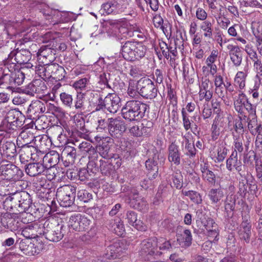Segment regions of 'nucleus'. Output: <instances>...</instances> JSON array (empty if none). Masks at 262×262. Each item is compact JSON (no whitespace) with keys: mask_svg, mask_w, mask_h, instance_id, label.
<instances>
[{"mask_svg":"<svg viewBox=\"0 0 262 262\" xmlns=\"http://www.w3.org/2000/svg\"><path fill=\"white\" fill-rule=\"evenodd\" d=\"M7 69H4L2 75L0 76V89H6L14 92L17 86L21 85L25 78L24 70H15V69H9L5 66Z\"/></svg>","mask_w":262,"mask_h":262,"instance_id":"f257e3e1","label":"nucleus"},{"mask_svg":"<svg viewBox=\"0 0 262 262\" xmlns=\"http://www.w3.org/2000/svg\"><path fill=\"white\" fill-rule=\"evenodd\" d=\"M148 105L138 100L127 101L121 108L122 116L129 121H138L144 117Z\"/></svg>","mask_w":262,"mask_h":262,"instance_id":"f03ea898","label":"nucleus"},{"mask_svg":"<svg viewBox=\"0 0 262 262\" xmlns=\"http://www.w3.org/2000/svg\"><path fill=\"white\" fill-rule=\"evenodd\" d=\"M121 47V54L123 58L130 61L143 57L146 51V47L139 42L126 41Z\"/></svg>","mask_w":262,"mask_h":262,"instance_id":"7ed1b4c3","label":"nucleus"},{"mask_svg":"<svg viewBox=\"0 0 262 262\" xmlns=\"http://www.w3.org/2000/svg\"><path fill=\"white\" fill-rule=\"evenodd\" d=\"M45 236L52 242H57L63 237L68 231V228L63 222L58 223L54 219L45 221Z\"/></svg>","mask_w":262,"mask_h":262,"instance_id":"20e7f679","label":"nucleus"},{"mask_svg":"<svg viewBox=\"0 0 262 262\" xmlns=\"http://www.w3.org/2000/svg\"><path fill=\"white\" fill-rule=\"evenodd\" d=\"M24 116L16 110H11L6 114L0 125V130L6 132L15 130L23 125Z\"/></svg>","mask_w":262,"mask_h":262,"instance_id":"39448f33","label":"nucleus"},{"mask_svg":"<svg viewBox=\"0 0 262 262\" xmlns=\"http://www.w3.org/2000/svg\"><path fill=\"white\" fill-rule=\"evenodd\" d=\"M31 58V53L28 50H14L10 52L7 59L4 61V66L11 70L15 69L16 64H25L29 62Z\"/></svg>","mask_w":262,"mask_h":262,"instance_id":"423d86ee","label":"nucleus"},{"mask_svg":"<svg viewBox=\"0 0 262 262\" xmlns=\"http://www.w3.org/2000/svg\"><path fill=\"white\" fill-rule=\"evenodd\" d=\"M76 187L71 185H64L59 187L56 191V198L60 206L67 207L72 206L75 199Z\"/></svg>","mask_w":262,"mask_h":262,"instance_id":"0eeeda50","label":"nucleus"},{"mask_svg":"<svg viewBox=\"0 0 262 262\" xmlns=\"http://www.w3.org/2000/svg\"><path fill=\"white\" fill-rule=\"evenodd\" d=\"M23 175L22 170L11 163L7 164L2 163L0 165V177L3 180L20 183L19 180Z\"/></svg>","mask_w":262,"mask_h":262,"instance_id":"6e6552de","label":"nucleus"},{"mask_svg":"<svg viewBox=\"0 0 262 262\" xmlns=\"http://www.w3.org/2000/svg\"><path fill=\"white\" fill-rule=\"evenodd\" d=\"M8 200L12 202L11 208H16L19 213L27 211L32 204L30 196L26 191L17 192L14 196L7 198L6 201Z\"/></svg>","mask_w":262,"mask_h":262,"instance_id":"1a4fd4ad","label":"nucleus"},{"mask_svg":"<svg viewBox=\"0 0 262 262\" xmlns=\"http://www.w3.org/2000/svg\"><path fill=\"white\" fill-rule=\"evenodd\" d=\"M36 7L51 24L54 25L62 21L61 12L58 10L51 8L46 3L37 2Z\"/></svg>","mask_w":262,"mask_h":262,"instance_id":"9d476101","label":"nucleus"},{"mask_svg":"<svg viewBox=\"0 0 262 262\" xmlns=\"http://www.w3.org/2000/svg\"><path fill=\"white\" fill-rule=\"evenodd\" d=\"M137 88L139 94L144 98L151 99L157 96V89L149 78H141L137 82Z\"/></svg>","mask_w":262,"mask_h":262,"instance_id":"9b49d317","label":"nucleus"},{"mask_svg":"<svg viewBox=\"0 0 262 262\" xmlns=\"http://www.w3.org/2000/svg\"><path fill=\"white\" fill-rule=\"evenodd\" d=\"M91 221L85 215L80 213L72 215L69 219L68 226L70 229L75 231L82 232L88 230Z\"/></svg>","mask_w":262,"mask_h":262,"instance_id":"f8f14e48","label":"nucleus"},{"mask_svg":"<svg viewBox=\"0 0 262 262\" xmlns=\"http://www.w3.org/2000/svg\"><path fill=\"white\" fill-rule=\"evenodd\" d=\"M238 239L244 244H249L252 235V225L249 214L242 215V222L237 229Z\"/></svg>","mask_w":262,"mask_h":262,"instance_id":"ddd939ff","label":"nucleus"},{"mask_svg":"<svg viewBox=\"0 0 262 262\" xmlns=\"http://www.w3.org/2000/svg\"><path fill=\"white\" fill-rule=\"evenodd\" d=\"M25 91L27 95L34 96L36 94V97L41 98L46 94L47 87L43 80L35 79L28 85Z\"/></svg>","mask_w":262,"mask_h":262,"instance_id":"4468645a","label":"nucleus"},{"mask_svg":"<svg viewBox=\"0 0 262 262\" xmlns=\"http://www.w3.org/2000/svg\"><path fill=\"white\" fill-rule=\"evenodd\" d=\"M157 237L144 239L140 244V253L142 256L160 255L162 253L157 250Z\"/></svg>","mask_w":262,"mask_h":262,"instance_id":"2eb2a0df","label":"nucleus"},{"mask_svg":"<svg viewBox=\"0 0 262 262\" xmlns=\"http://www.w3.org/2000/svg\"><path fill=\"white\" fill-rule=\"evenodd\" d=\"M46 111V104L40 100L32 101L27 110V116L32 120H37Z\"/></svg>","mask_w":262,"mask_h":262,"instance_id":"dca6fc26","label":"nucleus"},{"mask_svg":"<svg viewBox=\"0 0 262 262\" xmlns=\"http://www.w3.org/2000/svg\"><path fill=\"white\" fill-rule=\"evenodd\" d=\"M213 95L212 85L210 80L206 78H202L199 85V96L200 101L205 100L209 102Z\"/></svg>","mask_w":262,"mask_h":262,"instance_id":"f3484780","label":"nucleus"},{"mask_svg":"<svg viewBox=\"0 0 262 262\" xmlns=\"http://www.w3.org/2000/svg\"><path fill=\"white\" fill-rule=\"evenodd\" d=\"M0 154L8 159L16 156V148L14 143L0 139Z\"/></svg>","mask_w":262,"mask_h":262,"instance_id":"a211bd4d","label":"nucleus"},{"mask_svg":"<svg viewBox=\"0 0 262 262\" xmlns=\"http://www.w3.org/2000/svg\"><path fill=\"white\" fill-rule=\"evenodd\" d=\"M62 161L65 167H69L75 163L77 158L76 149L74 147L67 145L62 151Z\"/></svg>","mask_w":262,"mask_h":262,"instance_id":"6ab92c4d","label":"nucleus"},{"mask_svg":"<svg viewBox=\"0 0 262 262\" xmlns=\"http://www.w3.org/2000/svg\"><path fill=\"white\" fill-rule=\"evenodd\" d=\"M18 182H15L8 180H2L0 181V195L5 196L13 194L14 196L18 191L17 185Z\"/></svg>","mask_w":262,"mask_h":262,"instance_id":"aec40b11","label":"nucleus"},{"mask_svg":"<svg viewBox=\"0 0 262 262\" xmlns=\"http://www.w3.org/2000/svg\"><path fill=\"white\" fill-rule=\"evenodd\" d=\"M2 225L10 231H16L20 227V224L17 219L10 213H5L1 217Z\"/></svg>","mask_w":262,"mask_h":262,"instance_id":"412c9836","label":"nucleus"},{"mask_svg":"<svg viewBox=\"0 0 262 262\" xmlns=\"http://www.w3.org/2000/svg\"><path fill=\"white\" fill-rule=\"evenodd\" d=\"M168 160L176 165L181 163V152L179 146L174 142L170 143L168 147Z\"/></svg>","mask_w":262,"mask_h":262,"instance_id":"4be33fe9","label":"nucleus"},{"mask_svg":"<svg viewBox=\"0 0 262 262\" xmlns=\"http://www.w3.org/2000/svg\"><path fill=\"white\" fill-rule=\"evenodd\" d=\"M227 49L229 50V53L230 59L235 67H238L241 65L242 60V51L238 46L233 45H228Z\"/></svg>","mask_w":262,"mask_h":262,"instance_id":"5701e85b","label":"nucleus"},{"mask_svg":"<svg viewBox=\"0 0 262 262\" xmlns=\"http://www.w3.org/2000/svg\"><path fill=\"white\" fill-rule=\"evenodd\" d=\"M152 123L151 122H147L145 125L143 123L140 125H136L131 127L129 129L130 134L134 137H140L144 135H147L151 130Z\"/></svg>","mask_w":262,"mask_h":262,"instance_id":"b1692460","label":"nucleus"},{"mask_svg":"<svg viewBox=\"0 0 262 262\" xmlns=\"http://www.w3.org/2000/svg\"><path fill=\"white\" fill-rule=\"evenodd\" d=\"M158 157L155 155L152 159H149L145 162V166L148 171L147 176L149 179H154L158 176Z\"/></svg>","mask_w":262,"mask_h":262,"instance_id":"393cba45","label":"nucleus"},{"mask_svg":"<svg viewBox=\"0 0 262 262\" xmlns=\"http://www.w3.org/2000/svg\"><path fill=\"white\" fill-rule=\"evenodd\" d=\"M20 159L21 160L28 161L29 159L38 161L39 158L36 157V148L33 145H26L21 146Z\"/></svg>","mask_w":262,"mask_h":262,"instance_id":"a878e982","label":"nucleus"},{"mask_svg":"<svg viewBox=\"0 0 262 262\" xmlns=\"http://www.w3.org/2000/svg\"><path fill=\"white\" fill-rule=\"evenodd\" d=\"M226 168L231 172L234 169L237 171H241L242 169V164L241 161L238 159L237 154L232 152L230 157L226 160Z\"/></svg>","mask_w":262,"mask_h":262,"instance_id":"bb28decb","label":"nucleus"},{"mask_svg":"<svg viewBox=\"0 0 262 262\" xmlns=\"http://www.w3.org/2000/svg\"><path fill=\"white\" fill-rule=\"evenodd\" d=\"M51 69H49L50 71L49 79L52 78L56 81H60L64 79L66 72L62 66L57 63H52L51 64Z\"/></svg>","mask_w":262,"mask_h":262,"instance_id":"cd10ccee","label":"nucleus"},{"mask_svg":"<svg viewBox=\"0 0 262 262\" xmlns=\"http://www.w3.org/2000/svg\"><path fill=\"white\" fill-rule=\"evenodd\" d=\"M131 201V205L135 209L142 212H146L148 209V204L145 200L141 196H139L138 193H134Z\"/></svg>","mask_w":262,"mask_h":262,"instance_id":"c85d7f7f","label":"nucleus"},{"mask_svg":"<svg viewBox=\"0 0 262 262\" xmlns=\"http://www.w3.org/2000/svg\"><path fill=\"white\" fill-rule=\"evenodd\" d=\"M59 154L55 151H51L46 154L43 159L42 162L45 166V168L48 167L51 168L57 165L59 162Z\"/></svg>","mask_w":262,"mask_h":262,"instance_id":"c756f323","label":"nucleus"},{"mask_svg":"<svg viewBox=\"0 0 262 262\" xmlns=\"http://www.w3.org/2000/svg\"><path fill=\"white\" fill-rule=\"evenodd\" d=\"M35 138L28 128H25L20 133L17 142L21 146L29 145Z\"/></svg>","mask_w":262,"mask_h":262,"instance_id":"7c9ffc66","label":"nucleus"},{"mask_svg":"<svg viewBox=\"0 0 262 262\" xmlns=\"http://www.w3.org/2000/svg\"><path fill=\"white\" fill-rule=\"evenodd\" d=\"M45 169V165L40 162L29 163L25 168L26 173L31 177L40 174Z\"/></svg>","mask_w":262,"mask_h":262,"instance_id":"2f4dec72","label":"nucleus"},{"mask_svg":"<svg viewBox=\"0 0 262 262\" xmlns=\"http://www.w3.org/2000/svg\"><path fill=\"white\" fill-rule=\"evenodd\" d=\"M126 218L129 224L136 228L138 230L145 231L146 227L142 221L137 219V214L134 211H129L126 213Z\"/></svg>","mask_w":262,"mask_h":262,"instance_id":"473e14b6","label":"nucleus"},{"mask_svg":"<svg viewBox=\"0 0 262 262\" xmlns=\"http://www.w3.org/2000/svg\"><path fill=\"white\" fill-rule=\"evenodd\" d=\"M202 223L204 224V232L206 231L208 236L213 237L218 235L217 225L212 219L208 218Z\"/></svg>","mask_w":262,"mask_h":262,"instance_id":"72a5a7b5","label":"nucleus"},{"mask_svg":"<svg viewBox=\"0 0 262 262\" xmlns=\"http://www.w3.org/2000/svg\"><path fill=\"white\" fill-rule=\"evenodd\" d=\"M99 168L102 174L111 177L113 179L115 171L114 166L110 160L106 161L100 160L99 161Z\"/></svg>","mask_w":262,"mask_h":262,"instance_id":"f704fd0d","label":"nucleus"},{"mask_svg":"<svg viewBox=\"0 0 262 262\" xmlns=\"http://www.w3.org/2000/svg\"><path fill=\"white\" fill-rule=\"evenodd\" d=\"M192 237L190 230L186 229L183 233L177 235V241L182 247L187 248L191 246Z\"/></svg>","mask_w":262,"mask_h":262,"instance_id":"c9c22d12","label":"nucleus"},{"mask_svg":"<svg viewBox=\"0 0 262 262\" xmlns=\"http://www.w3.org/2000/svg\"><path fill=\"white\" fill-rule=\"evenodd\" d=\"M248 101L245 94L241 93L238 94L237 98L234 102V107L235 111L241 115L244 114V108Z\"/></svg>","mask_w":262,"mask_h":262,"instance_id":"e433bc0d","label":"nucleus"},{"mask_svg":"<svg viewBox=\"0 0 262 262\" xmlns=\"http://www.w3.org/2000/svg\"><path fill=\"white\" fill-rule=\"evenodd\" d=\"M128 246V243L125 239L122 238L116 241V258L120 256H126Z\"/></svg>","mask_w":262,"mask_h":262,"instance_id":"4c0bfd02","label":"nucleus"},{"mask_svg":"<svg viewBox=\"0 0 262 262\" xmlns=\"http://www.w3.org/2000/svg\"><path fill=\"white\" fill-rule=\"evenodd\" d=\"M228 149L224 145L220 144L217 146L214 152V157L212 159L215 163H221L224 161L227 156Z\"/></svg>","mask_w":262,"mask_h":262,"instance_id":"58836bf2","label":"nucleus"},{"mask_svg":"<svg viewBox=\"0 0 262 262\" xmlns=\"http://www.w3.org/2000/svg\"><path fill=\"white\" fill-rule=\"evenodd\" d=\"M219 52L217 50H213L210 55L206 60V64L210 67V74L214 76L217 71V67L214 64L218 57Z\"/></svg>","mask_w":262,"mask_h":262,"instance_id":"ea45409f","label":"nucleus"},{"mask_svg":"<svg viewBox=\"0 0 262 262\" xmlns=\"http://www.w3.org/2000/svg\"><path fill=\"white\" fill-rule=\"evenodd\" d=\"M55 51L49 47L48 46H42L36 52V55L39 58V60L41 57L45 58H49V61H51L53 58Z\"/></svg>","mask_w":262,"mask_h":262,"instance_id":"a19ab883","label":"nucleus"},{"mask_svg":"<svg viewBox=\"0 0 262 262\" xmlns=\"http://www.w3.org/2000/svg\"><path fill=\"white\" fill-rule=\"evenodd\" d=\"M214 20L211 22L209 20L202 22L200 26L201 29L204 31V36L206 38H212L213 32Z\"/></svg>","mask_w":262,"mask_h":262,"instance_id":"79ce46f5","label":"nucleus"},{"mask_svg":"<svg viewBox=\"0 0 262 262\" xmlns=\"http://www.w3.org/2000/svg\"><path fill=\"white\" fill-rule=\"evenodd\" d=\"M51 64H47L46 65H38L34 67L33 70L36 72L43 79H48L50 71L49 70L51 69Z\"/></svg>","mask_w":262,"mask_h":262,"instance_id":"37998d69","label":"nucleus"},{"mask_svg":"<svg viewBox=\"0 0 262 262\" xmlns=\"http://www.w3.org/2000/svg\"><path fill=\"white\" fill-rule=\"evenodd\" d=\"M224 192L222 188H212L208 193L209 199L213 203H217L224 196Z\"/></svg>","mask_w":262,"mask_h":262,"instance_id":"c03bdc74","label":"nucleus"},{"mask_svg":"<svg viewBox=\"0 0 262 262\" xmlns=\"http://www.w3.org/2000/svg\"><path fill=\"white\" fill-rule=\"evenodd\" d=\"M182 193L188 196L190 200L195 204H201L202 203V195L200 193L193 190H182Z\"/></svg>","mask_w":262,"mask_h":262,"instance_id":"a18cd8bd","label":"nucleus"},{"mask_svg":"<svg viewBox=\"0 0 262 262\" xmlns=\"http://www.w3.org/2000/svg\"><path fill=\"white\" fill-rule=\"evenodd\" d=\"M126 23L124 22H116V36L122 38L125 37L128 34Z\"/></svg>","mask_w":262,"mask_h":262,"instance_id":"49530a36","label":"nucleus"},{"mask_svg":"<svg viewBox=\"0 0 262 262\" xmlns=\"http://www.w3.org/2000/svg\"><path fill=\"white\" fill-rule=\"evenodd\" d=\"M35 140V142L38 141L36 145L43 150L49 149L51 144V141L47 136L36 137Z\"/></svg>","mask_w":262,"mask_h":262,"instance_id":"de8ad7c7","label":"nucleus"},{"mask_svg":"<svg viewBox=\"0 0 262 262\" xmlns=\"http://www.w3.org/2000/svg\"><path fill=\"white\" fill-rule=\"evenodd\" d=\"M248 180L247 179H239L238 183V190L237 193L241 198H245L248 193Z\"/></svg>","mask_w":262,"mask_h":262,"instance_id":"09e8293b","label":"nucleus"},{"mask_svg":"<svg viewBox=\"0 0 262 262\" xmlns=\"http://www.w3.org/2000/svg\"><path fill=\"white\" fill-rule=\"evenodd\" d=\"M235 196L233 195H228L225 201V209L227 213L232 212L235 206Z\"/></svg>","mask_w":262,"mask_h":262,"instance_id":"8fccbe9b","label":"nucleus"},{"mask_svg":"<svg viewBox=\"0 0 262 262\" xmlns=\"http://www.w3.org/2000/svg\"><path fill=\"white\" fill-rule=\"evenodd\" d=\"M251 29L256 40L262 39V24L259 22H252Z\"/></svg>","mask_w":262,"mask_h":262,"instance_id":"3c124183","label":"nucleus"},{"mask_svg":"<svg viewBox=\"0 0 262 262\" xmlns=\"http://www.w3.org/2000/svg\"><path fill=\"white\" fill-rule=\"evenodd\" d=\"M60 99L64 106L70 108L73 106V99L71 95L66 92L61 93Z\"/></svg>","mask_w":262,"mask_h":262,"instance_id":"603ef678","label":"nucleus"},{"mask_svg":"<svg viewBox=\"0 0 262 262\" xmlns=\"http://www.w3.org/2000/svg\"><path fill=\"white\" fill-rule=\"evenodd\" d=\"M156 242L157 243V248L158 247L160 250H169L172 248V245L170 241L164 238H157Z\"/></svg>","mask_w":262,"mask_h":262,"instance_id":"864d4df0","label":"nucleus"},{"mask_svg":"<svg viewBox=\"0 0 262 262\" xmlns=\"http://www.w3.org/2000/svg\"><path fill=\"white\" fill-rule=\"evenodd\" d=\"M117 214V217L118 219L116 218V224H118L116 227V234L118 236L123 237L125 233L124 226L122 222L120 216L118 214V212L116 211V215Z\"/></svg>","mask_w":262,"mask_h":262,"instance_id":"5fc2aeb1","label":"nucleus"},{"mask_svg":"<svg viewBox=\"0 0 262 262\" xmlns=\"http://www.w3.org/2000/svg\"><path fill=\"white\" fill-rule=\"evenodd\" d=\"M173 186L178 189H180L183 186V177L180 170H178L172 175Z\"/></svg>","mask_w":262,"mask_h":262,"instance_id":"6e6d98bb","label":"nucleus"},{"mask_svg":"<svg viewBox=\"0 0 262 262\" xmlns=\"http://www.w3.org/2000/svg\"><path fill=\"white\" fill-rule=\"evenodd\" d=\"M247 74L244 72H238L235 76L234 81L241 89H243L245 86V80Z\"/></svg>","mask_w":262,"mask_h":262,"instance_id":"4d7b16f0","label":"nucleus"},{"mask_svg":"<svg viewBox=\"0 0 262 262\" xmlns=\"http://www.w3.org/2000/svg\"><path fill=\"white\" fill-rule=\"evenodd\" d=\"M116 74L118 75V77L119 78V80H118V84L120 90L122 92H123V91H126V86L124 82V81H127L126 80V76L122 73V71H121L119 69H117L116 67Z\"/></svg>","mask_w":262,"mask_h":262,"instance_id":"13d9d810","label":"nucleus"},{"mask_svg":"<svg viewBox=\"0 0 262 262\" xmlns=\"http://www.w3.org/2000/svg\"><path fill=\"white\" fill-rule=\"evenodd\" d=\"M33 224L27 225L23 228L21 231V234L26 238H34L36 237V234H35L34 228L32 227Z\"/></svg>","mask_w":262,"mask_h":262,"instance_id":"bf43d9fd","label":"nucleus"},{"mask_svg":"<svg viewBox=\"0 0 262 262\" xmlns=\"http://www.w3.org/2000/svg\"><path fill=\"white\" fill-rule=\"evenodd\" d=\"M77 196L79 200L84 203L88 202L92 199V194L84 189L78 191Z\"/></svg>","mask_w":262,"mask_h":262,"instance_id":"052dcab7","label":"nucleus"},{"mask_svg":"<svg viewBox=\"0 0 262 262\" xmlns=\"http://www.w3.org/2000/svg\"><path fill=\"white\" fill-rule=\"evenodd\" d=\"M73 122L77 130H84L85 121L80 115H75L73 117Z\"/></svg>","mask_w":262,"mask_h":262,"instance_id":"680f3d73","label":"nucleus"},{"mask_svg":"<svg viewBox=\"0 0 262 262\" xmlns=\"http://www.w3.org/2000/svg\"><path fill=\"white\" fill-rule=\"evenodd\" d=\"M74 106L78 111H81L84 109V97L83 94H79L77 96Z\"/></svg>","mask_w":262,"mask_h":262,"instance_id":"e2e57ef3","label":"nucleus"},{"mask_svg":"<svg viewBox=\"0 0 262 262\" xmlns=\"http://www.w3.org/2000/svg\"><path fill=\"white\" fill-rule=\"evenodd\" d=\"M45 222L43 224L33 223V227L35 232V234H36V237H38L41 235H45L46 227Z\"/></svg>","mask_w":262,"mask_h":262,"instance_id":"0e129e2a","label":"nucleus"},{"mask_svg":"<svg viewBox=\"0 0 262 262\" xmlns=\"http://www.w3.org/2000/svg\"><path fill=\"white\" fill-rule=\"evenodd\" d=\"M97 160H93L90 161L87 164L86 170L91 175L92 174L96 173L99 171V166L97 164Z\"/></svg>","mask_w":262,"mask_h":262,"instance_id":"69168bd1","label":"nucleus"},{"mask_svg":"<svg viewBox=\"0 0 262 262\" xmlns=\"http://www.w3.org/2000/svg\"><path fill=\"white\" fill-rule=\"evenodd\" d=\"M181 113L182 116L183 125L185 130L187 131L191 128V123L189 119V116L184 110H182Z\"/></svg>","mask_w":262,"mask_h":262,"instance_id":"338daca9","label":"nucleus"},{"mask_svg":"<svg viewBox=\"0 0 262 262\" xmlns=\"http://www.w3.org/2000/svg\"><path fill=\"white\" fill-rule=\"evenodd\" d=\"M129 74L134 78L145 75V71L141 67L136 66L131 67Z\"/></svg>","mask_w":262,"mask_h":262,"instance_id":"774afa93","label":"nucleus"}]
</instances>
